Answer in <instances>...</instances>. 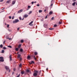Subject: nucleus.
I'll list each match as a JSON object with an SVG mask.
<instances>
[{
  "label": "nucleus",
  "mask_w": 77,
  "mask_h": 77,
  "mask_svg": "<svg viewBox=\"0 0 77 77\" xmlns=\"http://www.w3.org/2000/svg\"><path fill=\"white\" fill-rule=\"evenodd\" d=\"M47 16H46V17H45V19H47Z\"/></svg>",
  "instance_id": "obj_41"
},
{
  "label": "nucleus",
  "mask_w": 77,
  "mask_h": 77,
  "mask_svg": "<svg viewBox=\"0 0 77 77\" xmlns=\"http://www.w3.org/2000/svg\"><path fill=\"white\" fill-rule=\"evenodd\" d=\"M22 12H23V9H21L20 10H19V11L18 12V13H21Z\"/></svg>",
  "instance_id": "obj_7"
},
{
  "label": "nucleus",
  "mask_w": 77,
  "mask_h": 77,
  "mask_svg": "<svg viewBox=\"0 0 77 77\" xmlns=\"http://www.w3.org/2000/svg\"><path fill=\"white\" fill-rule=\"evenodd\" d=\"M14 16H13L12 17V19L13 20V19H14Z\"/></svg>",
  "instance_id": "obj_40"
},
{
  "label": "nucleus",
  "mask_w": 77,
  "mask_h": 77,
  "mask_svg": "<svg viewBox=\"0 0 77 77\" xmlns=\"http://www.w3.org/2000/svg\"><path fill=\"white\" fill-rule=\"evenodd\" d=\"M3 49H4V50H6V48L5 47H3Z\"/></svg>",
  "instance_id": "obj_34"
},
{
  "label": "nucleus",
  "mask_w": 77,
  "mask_h": 77,
  "mask_svg": "<svg viewBox=\"0 0 77 77\" xmlns=\"http://www.w3.org/2000/svg\"><path fill=\"white\" fill-rule=\"evenodd\" d=\"M38 71H35L34 72L33 74V76H36L38 75Z\"/></svg>",
  "instance_id": "obj_1"
},
{
  "label": "nucleus",
  "mask_w": 77,
  "mask_h": 77,
  "mask_svg": "<svg viewBox=\"0 0 77 77\" xmlns=\"http://www.w3.org/2000/svg\"><path fill=\"white\" fill-rule=\"evenodd\" d=\"M8 31H10V30H9V29H8Z\"/></svg>",
  "instance_id": "obj_60"
},
{
  "label": "nucleus",
  "mask_w": 77,
  "mask_h": 77,
  "mask_svg": "<svg viewBox=\"0 0 77 77\" xmlns=\"http://www.w3.org/2000/svg\"><path fill=\"white\" fill-rule=\"evenodd\" d=\"M9 2H10V1L9 0V1H8L6 3H9Z\"/></svg>",
  "instance_id": "obj_25"
},
{
  "label": "nucleus",
  "mask_w": 77,
  "mask_h": 77,
  "mask_svg": "<svg viewBox=\"0 0 77 77\" xmlns=\"http://www.w3.org/2000/svg\"><path fill=\"white\" fill-rule=\"evenodd\" d=\"M75 3H76L75 2H74L72 4V6H75Z\"/></svg>",
  "instance_id": "obj_14"
},
{
  "label": "nucleus",
  "mask_w": 77,
  "mask_h": 77,
  "mask_svg": "<svg viewBox=\"0 0 77 77\" xmlns=\"http://www.w3.org/2000/svg\"><path fill=\"white\" fill-rule=\"evenodd\" d=\"M9 18H10V16H9Z\"/></svg>",
  "instance_id": "obj_64"
},
{
  "label": "nucleus",
  "mask_w": 77,
  "mask_h": 77,
  "mask_svg": "<svg viewBox=\"0 0 77 77\" xmlns=\"http://www.w3.org/2000/svg\"><path fill=\"white\" fill-rule=\"evenodd\" d=\"M47 26L48 25L46 24H44V26L45 28H47Z\"/></svg>",
  "instance_id": "obj_8"
},
{
  "label": "nucleus",
  "mask_w": 77,
  "mask_h": 77,
  "mask_svg": "<svg viewBox=\"0 0 77 77\" xmlns=\"http://www.w3.org/2000/svg\"><path fill=\"white\" fill-rule=\"evenodd\" d=\"M59 24H62V21H60L59 22Z\"/></svg>",
  "instance_id": "obj_28"
},
{
  "label": "nucleus",
  "mask_w": 77,
  "mask_h": 77,
  "mask_svg": "<svg viewBox=\"0 0 77 77\" xmlns=\"http://www.w3.org/2000/svg\"><path fill=\"white\" fill-rule=\"evenodd\" d=\"M14 74V72H13L12 74Z\"/></svg>",
  "instance_id": "obj_61"
},
{
  "label": "nucleus",
  "mask_w": 77,
  "mask_h": 77,
  "mask_svg": "<svg viewBox=\"0 0 77 77\" xmlns=\"http://www.w3.org/2000/svg\"><path fill=\"white\" fill-rule=\"evenodd\" d=\"M24 73V72L23 70L21 71V74H22V75H23Z\"/></svg>",
  "instance_id": "obj_10"
},
{
  "label": "nucleus",
  "mask_w": 77,
  "mask_h": 77,
  "mask_svg": "<svg viewBox=\"0 0 77 77\" xmlns=\"http://www.w3.org/2000/svg\"><path fill=\"white\" fill-rule=\"evenodd\" d=\"M10 48H12V46H10Z\"/></svg>",
  "instance_id": "obj_56"
},
{
  "label": "nucleus",
  "mask_w": 77,
  "mask_h": 77,
  "mask_svg": "<svg viewBox=\"0 0 77 77\" xmlns=\"http://www.w3.org/2000/svg\"><path fill=\"white\" fill-rule=\"evenodd\" d=\"M75 1H76V0H73V2H75Z\"/></svg>",
  "instance_id": "obj_47"
},
{
  "label": "nucleus",
  "mask_w": 77,
  "mask_h": 77,
  "mask_svg": "<svg viewBox=\"0 0 77 77\" xmlns=\"http://www.w3.org/2000/svg\"><path fill=\"white\" fill-rule=\"evenodd\" d=\"M21 57V55L18 54V58H20Z\"/></svg>",
  "instance_id": "obj_13"
},
{
  "label": "nucleus",
  "mask_w": 77,
  "mask_h": 77,
  "mask_svg": "<svg viewBox=\"0 0 77 77\" xmlns=\"http://www.w3.org/2000/svg\"><path fill=\"white\" fill-rule=\"evenodd\" d=\"M53 14V12L52 11H50L49 12V14L50 15H51V14Z\"/></svg>",
  "instance_id": "obj_17"
},
{
  "label": "nucleus",
  "mask_w": 77,
  "mask_h": 77,
  "mask_svg": "<svg viewBox=\"0 0 77 77\" xmlns=\"http://www.w3.org/2000/svg\"><path fill=\"white\" fill-rule=\"evenodd\" d=\"M54 27H57V25H54Z\"/></svg>",
  "instance_id": "obj_38"
},
{
  "label": "nucleus",
  "mask_w": 77,
  "mask_h": 77,
  "mask_svg": "<svg viewBox=\"0 0 77 77\" xmlns=\"http://www.w3.org/2000/svg\"><path fill=\"white\" fill-rule=\"evenodd\" d=\"M8 47L10 48V45H9V46H8Z\"/></svg>",
  "instance_id": "obj_50"
},
{
  "label": "nucleus",
  "mask_w": 77,
  "mask_h": 77,
  "mask_svg": "<svg viewBox=\"0 0 77 77\" xmlns=\"http://www.w3.org/2000/svg\"><path fill=\"white\" fill-rule=\"evenodd\" d=\"M35 58V56H34V58Z\"/></svg>",
  "instance_id": "obj_55"
},
{
  "label": "nucleus",
  "mask_w": 77,
  "mask_h": 77,
  "mask_svg": "<svg viewBox=\"0 0 77 77\" xmlns=\"http://www.w3.org/2000/svg\"><path fill=\"white\" fill-rule=\"evenodd\" d=\"M17 29L18 30H20V28H18Z\"/></svg>",
  "instance_id": "obj_48"
},
{
  "label": "nucleus",
  "mask_w": 77,
  "mask_h": 77,
  "mask_svg": "<svg viewBox=\"0 0 77 77\" xmlns=\"http://www.w3.org/2000/svg\"><path fill=\"white\" fill-rule=\"evenodd\" d=\"M29 69H27V70H26V72H29Z\"/></svg>",
  "instance_id": "obj_24"
},
{
  "label": "nucleus",
  "mask_w": 77,
  "mask_h": 77,
  "mask_svg": "<svg viewBox=\"0 0 77 77\" xmlns=\"http://www.w3.org/2000/svg\"><path fill=\"white\" fill-rule=\"evenodd\" d=\"M4 9H5V8H3L2 10H3Z\"/></svg>",
  "instance_id": "obj_58"
},
{
  "label": "nucleus",
  "mask_w": 77,
  "mask_h": 77,
  "mask_svg": "<svg viewBox=\"0 0 77 77\" xmlns=\"http://www.w3.org/2000/svg\"><path fill=\"white\" fill-rule=\"evenodd\" d=\"M53 2V0H52L51 1V2Z\"/></svg>",
  "instance_id": "obj_63"
},
{
  "label": "nucleus",
  "mask_w": 77,
  "mask_h": 77,
  "mask_svg": "<svg viewBox=\"0 0 77 77\" xmlns=\"http://www.w3.org/2000/svg\"><path fill=\"white\" fill-rule=\"evenodd\" d=\"M18 22H19V20L16 19L14 21H13V23L14 24H15V23H18Z\"/></svg>",
  "instance_id": "obj_2"
},
{
  "label": "nucleus",
  "mask_w": 77,
  "mask_h": 77,
  "mask_svg": "<svg viewBox=\"0 0 77 77\" xmlns=\"http://www.w3.org/2000/svg\"><path fill=\"white\" fill-rule=\"evenodd\" d=\"M10 19H11V16L10 17Z\"/></svg>",
  "instance_id": "obj_57"
},
{
  "label": "nucleus",
  "mask_w": 77,
  "mask_h": 77,
  "mask_svg": "<svg viewBox=\"0 0 77 77\" xmlns=\"http://www.w3.org/2000/svg\"><path fill=\"white\" fill-rule=\"evenodd\" d=\"M6 38L7 39H8L9 40H10V38L9 37H7Z\"/></svg>",
  "instance_id": "obj_30"
},
{
  "label": "nucleus",
  "mask_w": 77,
  "mask_h": 77,
  "mask_svg": "<svg viewBox=\"0 0 77 77\" xmlns=\"http://www.w3.org/2000/svg\"><path fill=\"white\" fill-rule=\"evenodd\" d=\"M20 59V60H21V58L20 57V58H19Z\"/></svg>",
  "instance_id": "obj_46"
},
{
  "label": "nucleus",
  "mask_w": 77,
  "mask_h": 77,
  "mask_svg": "<svg viewBox=\"0 0 77 77\" xmlns=\"http://www.w3.org/2000/svg\"><path fill=\"white\" fill-rule=\"evenodd\" d=\"M31 8V6H30L28 5V9H27V10H29V9H30V8Z\"/></svg>",
  "instance_id": "obj_12"
},
{
  "label": "nucleus",
  "mask_w": 77,
  "mask_h": 77,
  "mask_svg": "<svg viewBox=\"0 0 77 77\" xmlns=\"http://www.w3.org/2000/svg\"><path fill=\"white\" fill-rule=\"evenodd\" d=\"M5 68L7 70V71H8L9 69V67L7 66H5Z\"/></svg>",
  "instance_id": "obj_5"
},
{
  "label": "nucleus",
  "mask_w": 77,
  "mask_h": 77,
  "mask_svg": "<svg viewBox=\"0 0 77 77\" xmlns=\"http://www.w3.org/2000/svg\"><path fill=\"white\" fill-rule=\"evenodd\" d=\"M7 27H8V28H9V24L7 25Z\"/></svg>",
  "instance_id": "obj_31"
},
{
  "label": "nucleus",
  "mask_w": 77,
  "mask_h": 77,
  "mask_svg": "<svg viewBox=\"0 0 77 77\" xmlns=\"http://www.w3.org/2000/svg\"><path fill=\"white\" fill-rule=\"evenodd\" d=\"M5 52V51H4V50H3L2 51V53H3Z\"/></svg>",
  "instance_id": "obj_22"
},
{
  "label": "nucleus",
  "mask_w": 77,
  "mask_h": 77,
  "mask_svg": "<svg viewBox=\"0 0 77 77\" xmlns=\"http://www.w3.org/2000/svg\"><path fill=\"white\" fill-rule=\"evenodd\" d=\"M35 3V2H31V4H32V5H33V4Z\"/></svg>",
  "instance_id": "obj_35"
},
{
  "label": "nucleus",
  "mask_w": 77,
  "mask_h": 77,
  "mask_svg": "<svg viewBox=\"0 0 77 77\" xmlns=\"http://www.w3.org/2000/svg\"><path fill=\"white\" fill-rule=\"evenodd\" d=\"M42 12V11L41 10H40L39 11V13H41V12Z\"/></svg>",
  "instance_id": "obj_19"
},
{
  "label": "nucleus",
  "mask_w": 77,
  "mask_h": 77,
  "mask_svg": "<svg viewBox=\"0 0 77 77\" xmlns=\"http://www.w3.org/2000/svg\"><path fill=\"white\" fill-rule=\"evenodd\" d=\"M22 66V64H20V65H19V67H21Z\"/></svg>",
  "instance_id": "obj_29"
},
{
  "label": "nucleus",
  "mask_w": 77,
  "mask_h": 77,
  "mask_svg": "<svg viewBox=\"0 0 77 77\" xmlns=\"http://www.w3.org/2000/svg\"><path fill=\"white\" fill-rule=\"evenodd\" d=\"M3 0H1L0 1V2H3Z\"/></svg>",
  "instance_id": "obj_45"
},
{
  "label": "nucleus",
  "mask_w": 77,
  "mask_h": 77,
  "mask_svg": "<svg viewBox=\"0 0 77 77\" xmlns=\"http://www.w3.org/2000/svg\"><path fill=\"white\" fill-rule=\"evenodd\" d=\"M28 15L27 14H25L24 15V18H27V17H28Z\"/></svg>",
  "instance_id": "obj_9"
},
{
  "label": "nucleus",
  "mask_w": 77,
  "mask_h": 77,
  "mask_svg": "<svg viewBox=\"0 0 77 77\" xmlns=\"http://www.w3.org/2000/svg\"><path fill=\"white\" fill-rule=\"evenodd\" d=\"M0 62H4V59H3V57H0Z\"/></svg>",
  "instance_id": "obj_3"
},
{
  "label": "nucleus",
  "mask_w": 77,
  "mask_h": 77,
  "mask_svg": "<svg viewBox=\"0 0 77 77\" xmlns=\"http://www.w3.org/2000/svg\"><path fill=\"white\" fill-rule=\"evenodd\" d=\"M30 57H31L30 56H28L27 57L28 59H30Z\"/></svg>",
  "instance_id": "obj_15"
},
{
  "label": "nucleus",
  "mask_w": 77,
  "mask_h": 77,
  "mask_svg": "<svg viewBox=\"0 0 77 77\" xmlns=\"http://www.w3.org/2000/svg\"><path fill=\"white\" fill-rule=\"evenodd\" d=\"M53 29H54L53 28H49V29L50 30H53Z\"/></svg>",
  "instance_id": "obj_33"
},
{
  "label": "nucleus",
  "mask_w": 77,
  "mask_h": 77,
  "mask_svg": "<svg viewBox=\"0 0 77 77\" xmlns=\"http://www.w3.org/2000/svg\"><path fill=\"white\" fill-rule=\"evenodd\" d=\"M9 72H10V70H9Z\"/></svg>",
  "instance_id": "obj_62"
},
{
  "label": "nucleus",
  "mask_w": 77,
  "mask_h": 77,
  "mask_svg": "<svg viewBox=\"0 0 77 77\" xmlns=\"http://www.w3.org/2000/svg\"><path fill=\"white\" fill-rule=\"evenodd\" d=\"M15 3V1H14L12 2V4L11 5V6H13V5H14Z\"/></svg>",
  "instance_id": "obj_4"
},
{
  "label": "nucleus",
  "mask_w": 77,
  "mask_h": 77,
  "mask_svg": "<svg viewBox=\"0 0 77 77\" xmlns=\"http://www.w3.org/2000/svg\"><path fill=\"white\" fill-rule=\"evenodd\" d=\"M29 63L31 64H32L33 63H35V62L33 61H32L31 62V63Z\"/></svg>",
  "instance_id": "obj_11"
},
{
  "label": "nucleus",
  "mask_w": 77,
  "mask_h": 77,
  "mask_svg": "<svg viewBox=\"0 0 77 77\" xmlns=\"http://www.w3.org/2000/svg\"><path fill=\"white\" fill-rule=\"evenodd\" d=\"M0 47L1 48H2L3 47V45H0Z\"/></svg>",
  "instance_id": "obj_23"
},
{
  "label": "nucleus",
  "mask_w": 77,
  "mask_h": 77,
  "mask_svg": "<svg viewBox=\"0 0 77 77\" xmlns=\"http://www.w3.org/2000/svg\"><path fill=\"white\" fill-rule=\"evenodd\" d=\"M13 70H14V71H15V68H14V69H13Z\"/></svg>",
  "instance_id": "obj_49"
},
{
  "label": "nucleus",
  "mask_w": 77,
  "mask_h": 77,
  "mask_svg": "<svg viewBox=\"0 0 77 77\" xmlns=\"http://www.w3.org/2000/svg\"><path fill=\"white\" fill-rule=\"evenodd\" d=\"M20 52H22L23 51V49H21L20 50Z\"/></svg>",
  "instance_id": "obj_18"
},
{
  "label": "nucleus",
  "mask_w": 77,
  "mask_h": 77,
  "mask_svg": "<svg viewBox=\"0 0 77 77\" xmlns=\"http://www.w3.org/2000/svg\"><path fill=\"white\" fill-rule=\"evenodd\" d=\"M34 59L35 60H36V57L34 58Z\"/></svg>",
  "instance_id": "obj_43"
},
{
  "label": "nucleus",
  "mask_w": 77,
  "mask_h": 77,
  "mask_svg": "<svg viewBox=\"0 0 77 77\" xmlns=\"http://www.w3.org/2000/svg\"><path fill=\"white\" fill-rule=\"evenodd\" d=\"M15 50L16 51H18V48H16Z\"/></svg>",
  "instance_id": "obj_21"
},
{
  "label": "nucleus",
  "mask_w": 77,
  "mask_h": 77,
  "mask_svg": "<svg viewBox=\"0 0 77 77\" xmlns=\"http://www.w3.org/2000/svg\"><path fill=\"white\" fill-rule=\"evenodd\" d=\"M37 6H38L39 7V4H38L37 5Z\"/></svg>",
  "instance_id": "obj_37"
},
{
  "label": "nucleus",
  "mask_w": 77,
  "mask_h": 77,
  "mask_svg": "<svg viewBox=\"0 0 77 77\" xmlns=\"http://www.w3.org/2000/svg\"><path fill=\"white\" fill-rule=\"evenodd\" d=\"M19 18L20 19V20H22V18H21V17H19Z\"/></svg>",
  "instance_id": "obj_32"
},
{
  "label": "nucleus",
  "mask_w": 77,
  "mask_h": 77,
  "mask_svg": "<svg viewBox=\"0 0 77 77\" xmlns=\"http://www.w3.org/2000/svg\"><path fill=\"white\" fill-rule=\"evenodd\" d=\"M53 6V4H51V7H52Z\"/></svg>",
  "instance_id": "obj_42"
},
{
  "label": "nucleus",
  "mask_w": 77,
  "mask_h": 77,
  "mask_svg": "<svg viewBox=\"0 0 77 77\" xmlns=\"http://www.w3.org/2000/svg\"><path fill=\"white\" fill-rule=\"evenodd\" d=\"M45 11H46V10H44V12H45Z\"/></svg>",
  "instance_id": "obj_54"
},
{
  "label": "nucleus",
  "mask_w": 77,
  "mask_h": 77,
  "mask_svg": "<svg viewBox=\"0 0 77 77\" xmlns=\"http://www.w3.org/2000/svg\"><path fill=\"white\" fill-rule=\"evenodd\" d=\"M21 45H19V46H18L19 48H20V47H21Z\"/></svg>",
  "instance_id": "obj_27"
},
{
  "label": "nucleus",
  "mask_w": 77,
  "mask_h": 77,
  "mask_svg": "<svg viewBox=\"0 0 77 77\" xmlns=\"http://www.w3.org/2000/svg\"><path fill=\"white\" fill-rule=\"evenodd\" d=\"M4 11H1V12H0V13H2V12H4Z\"/></svg>",
  "instance_id": "obj_52"
},
{
  "label": "nucleus",
  "mask_w": 77,
  "mask_h": 77,
  "mask_svg": "<svg viewBox=\"0 0 77 77\" xmlns=\"http://www.w3.org/2000/svg\"><path fill=\"white\" fill-rule=\"evenodd\" d=\"M22 20H24V17H23V19H22Z\"/></svg>",
  "instance_id": "obj_53"
},
{
  "label": "nucleus",
  "mask_w": 77,
  "mask_h": 77,
  "mask_svg": "<svg viewBox=\"0 0 77 77\" xmlns=\"http://www.w3.org/2000/svg\"><path fill=\"white\" fill-rule=\"evenodd\" d=\"M23 42H24V40H22L21 41V42H22V43H23Z\"/></svg>",
  "instance_id": "obj_36"
},
{
  "label": "nucleus",
  "mask_w": 77,
  "mask_h": 77,
  "mask_svg": "<svg viewBox=\"0 0 77 77\" xmlns=\"http://www.w3.org/2000/svg\"><path fill=\"white\" fill-rule=\"evenodd\" d=\"M5 41H4V42H3V44H5Z\"/></svg>",
  "instance_id": "obj_51"
},
{
  "label": "nucleus",
  "mask_w": 77,
  "mask_h": 77,
  "mask_svg": "<svg viewBox=\"0 0 77 77\" xmlns=\"http://www.w3.org/2000/svg\"><path fill=\"white\" fill-rule=\"evenodd\" d=\"M20 76V74H19L18 75H17L16 77H19Z\"/></svg>",
  "instance_id": "obj_39"
},
{
  "label": "nucleus",
  "mask_w": 77,
  "mask_h": 77,
  "mask_svg": "<svg viewBox=\"0 0 77 77\" xmlns=\"http://www.w3.org/2000/svg\"><path fill=\"white\" fill-rule=\"evenodd\" d=\"M10 60H12V57H11V56H10Z\"/></svg>",
  "instance_id": "obj_26"
},
{
  "label": "nucleus",
  "mask_w": 77,
  "mask_h": 77,
  "mask_svg": "<svg viewBox=\"0 0 77 77\" xmlns=\"http://www.w3.org/2000/svg\"><path fill=\"white\" fill-rule=\"evenodd\" d=\"M53 19H54V17H52L51 20H53Z\"/></svg>",
  "instance_id": "obj_44"
},
{
  "label": "nucleus",
  "mask_w": 77,
  "mask_h": 77,
  "mask_svg": "<svg viewBox=\"0 0 77 77\" xmlns=\"http://www.w3.org/2000/svg\"><path fill=\"white\" fill-rule=\"evenodd\" d=\"M33 21H31L30 23L29 24V25H30L31 26H33V25H32V24H32V23H33Z\"/></svg>",
  "instance_id": "obj_6"
},
{
  "label": "nucleus",
  "mask_w": 77,
  "mask_h": 77,
  "mask_svg": "<svg viewBox=\"0 0 77 77\" xmlns=\"http://www.w3.org/2000/svg\"><path fill=\"white\" fill-rule=\"evenodd\" d=\"M34 54L35 55V56H36V55L38 54V53H37V52H35Z\"/></svg>",
  "instance_id": "obj_16"
},
{
  "label": "nucleus",
  "mask_w": 77,
  "mask_h": 77,
  "mask_svg": "<svg viewBox=\"0 0 77 77\" xmlns=\"http://www.w3.org/2000/svg\"><path fill=\"white\" fill-rule=\"evenodd\" d=\"M32 11H30L29 12V15H30V14H32Z\"/></svg>",
  "instance_id": "obj_20"
},
{
  "label": "nucleus",
  "mask_w": 77,
  "mask_h": 77,
  "mask_svg": "<svg viewBox=\"0 0 77 77\" xmlns=\"http://www.w3.org/2000/svg\"><path fill=\"white\" fill-rule=\"evenodd\" d=\"M46 70H48V68H47L46 69Z\"/></svg>",
  "instance_id": "obj_59"
}]
</instances>
